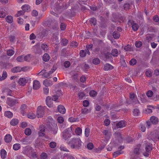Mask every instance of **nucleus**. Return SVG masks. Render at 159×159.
Segmentation results:
<instances>
[{"instance_id":"6ab92c4d","label":"nucleus","mask_w":159,"mask_h":159,"mask_svg":"<svg viewBox=\"0 0 159 159\" xmlns=\"http://www.w3.org/2000/svg\"><path fill=\"white\" fill-rule=\"evenodd\" d=\"M27 108V106L26 105L24 104L22 105L20 107V110L21 113L23 116H24L25 112Z\"/></svg>"},{"instance_id":"774afa93","label":"nucleus","mask_w":159,"mask_h":159,"mask_svg":"<svg viewBox=\"0 0 159 159\" xmlns=\"http://www.w3.org/2000/svg\"><path fill=\"white\" fill-rule=\"evenodd\" d=\"M146 94L148 97H151L153 95V93L152 91L149 90L147 93Z\"/></svg>"},{"instance_id":"c9c22d12","label":"nucleus","mask_w":159,"mask_h":159,"mask_svg":"<svg viewBox=\"0 0 159 159\" xmlns=\"http://www.w3.org/2000/svg\"><path fill=\"white\" fill-rule=\"evenodd\" d=\"M25 133L26 135H30L31 133V129L29 128H26L25 131Z\"/></svg>"},{"instance_id":"2eb2a0df","label":"nucleus","mask_w":159,"mask_h":159,"mask_svg":"<svg viewBox=\"0 0 159 159\" xmlns=\"http://www.w3.org/2000/svg\"><path fill=\"white\" fill-rule=\"evenodd\" d=\"M12 139V136L9 134L6 135L4 138L5 141L7 143L10 142L11 141Z\"/></svg>"},{"instance_id":"1a4fd4ad","label":"nucleus","mask_w":159,"mask_h":159,"mask_svg":"<svg viewBox=\"0 0 159 159\" xmlns=\"http://www.w3.org/2000/svg\"><path fill=\"white\" fill-rule=\"evenodd\" d=\"M130 25H132V28L133 30L134 31H137L139 27V25L138 24L135 23H132V20H129L128 23V24L129 25H130Z\"/></svg>"},{"instance_id":"473e14b6","label":"nucleus","mask_w":159,"mask_h":159,"mask_svg":"<svg viewBox=\"0 0 159 159\" xmlns=\"http://www.w3.org/2000/svg\"><path fill=\"white\" fill-rule=\"evenodd\" d=\"M133 113L134 116H137L139 114L140 111L138 109H134L133 110Z\"/></svg>"},{"instance_id":"393cba45","label":"nucleus","mask_w":159,"mask_h":159,"mask_svg":"<svg viewBox=\"0 0 159 159\" xmlns=\"http://www.w3.org/2000/svg\"><path fill=\"white\" fill-rule=\"evenodd\" d=\"M155 107L152 106H149L148 107V108L146 110V113H150L152 112V109L154 108Z\"/></svg>"},{"instance_id":"052dcab7","label":"nucleus","mask_w":159,"mask_h":159,"mask_svg":"<svg viewBox=\"0 0 159 159\" xmlns=\"http://www.w3.org/2000/svg\"><path fill=\"white\" fill-rule=\"evenodd\" d=\"M70 65V62L69 61H66L64 63V66L66 68L69 67Z\"/></svg>"},{"instance_id":"72a5a7b5","label":"nucleus","mask_w":159,"mask_h":159,"mask_svg":"<svg viewBox=\"0 0 159 159\" xmlns=\"http://www.w3.org/2000/svg\"><path fill=\"white\" fill-rule=\"evenodd\" d=\"M90 132V129L88 127L86 128L85 130L84 134L85 136L87 137H88L89 135Z\"/></svg>"},{"instance_id":"e2e57ef3","label":"nucleus","mask_w":159,"mask_h":159,"mask_svg":"<svg viewBox=\"0 0 159 159\" xmlns=\"http://www.w3.org/2000/svg\"><path fill=\"white\" fill-rule=\"evenodd\" d=\"M89 105V102L88 101L84 100L83 102V106L85 107H88Z\"/></svg>"},{"instance_id":"7ed1b4c3","label":"nucleus","mask_w":159,"mask_h":159,"mask_svg":"<svg viewBox=\"0 0 159 159\" xmlns=\"http://www.w3.org/2000/svg\"><path fill=\"white\" fill-rule=\"evenodd\" d=\"M30 78L29 77H25L20 78L18 81V83L21 86H24L26 85L28 81L30 80Z\"/></svg>"},{"instance_id":"4c0bfd02","label":"nucleus","mask_w":159,"mask_h":159,"mask_svg":"<svg viewBox=\"0 0 159 159\" xmlns=\"http://www.w3.org/2000/svg\"><path fill=\"white\" fill-rule=\"evenodd\" d=\"M16 60L18 62H21L23 61H24L23 56L21 55L18 57L16 58Z\"/></svg>"},{"instance_id":"bb28decb","label":"nucleus","mask_w":159,"mask_h":159,"mask_svg":"<svg viewBox=\"0 0 159 159\" xmlns=\"http://www.w3.org/2000/svg\"><path fill=\"white\" fill-rule=\"evenodd\" d=\"M82 130L80 127L77 128L75 130V133L78 135H80L82 134Z\"/></svg>"},{"instance_id":"c03bdc74","label":"nucleus","mask_w":159,"mask_h":159,"mask_svg":"<svg viewBox=\"0 0 159 159\" xmlns=\"http://www.w3.org/2000/svg\"><path fill=\"white\" fill-rule=\"evenodd\" d=\"M68 120L70 122L78 121V119L77 118H75L73 117H71L69 118Z\"/></svg>"},{"instance_id":"cd10ccee","label":"nucleus","mask_w":159,"mask_h":159,"mask_svg":"<svg viewBox=\"0 0 159 159\" xmlns=\"http://www.w3.org/2000/svg\"><path fill=\"white\" fill-rule=\"evenodd\" d=\"M50 58L49 55L47 53H45L43 56V59L45 61H48Z\"/></svg>"},{"instance_id":"4be33fe9","label":"nucleus","mask_w":159,"mask_h":159,"mask_svg":"<svg viewBox=\"0 0 159 159\" xmlns=\"http://www.w3.org/2000/svg\"><path fill=\"white\" fill-rule=\"evenodd\" d=\"M4 115L8 118H11L13 116V114L11 111H7L5 112Z\"/></svg>"},{"instance_id":"a18cd8bd","label":"nucleus","mask_w":159,"mask_h":159,"mask_svg":"<svg viewBox=\"0 0 159 159\" xmlns=\"http://www.w3.org/2000/svg\"><path fill=\"white\" fill-rule=\"evenodd\" d=\"M89 95L90 96L94 97L97 95V92L94 90H91L89 92Z\"/></svg>"},{"instance_id":"13d9d810","label":"nucleus","mask_w":159,"mask_h":159,"mask_svg":"<svg viewBox=\"0 0 159 159\" xmlns=\"http://www.w3.org/2000/svg\"><path fill=\"white\" fill-rule=\"evenodd\" d=\"M68 42V40L66 39H62L61 41V44L64 46L66 45Z\"/></svg>"},{"instance_id":"c85d7f7f","label":"nucleus","mask_w":159,"mask_h":159,"mask_svg":"<svg viewBox=\"0 0 159 159\" xmlns=\"http://www.w3.org/2000/svg\"><path fill=\"white\" fill-rule=\"evenodd\" d=\"M146 151L147 152H149L152 151V148L151 145L150 144H147L145 147Z\"/></svg>"},{"instance_id":"5701e85b","label":"nucleus","mask_w":159,"mask_h":159,"mask_svg":"<svg viewBox=\"0 0 159 159\" xmlns=\"http://www.w3.org/2000/svg\"><path fill=\"white\" fill-rule=\"evenodd\" d=\"M6 21L7 22L9 23H11L13 21V19L11 16H8L6 18Z\"/></svg>"},{"instance_id":"603ef678","label":"nucleus","mask_w":159,"mask_h":159,"mask_svg":"<svg viewBox=\"0 0 159 159\" xmlns=\"http://www.w3.org/2000/svg\"><path fill=\"white\" fill-rule=\"evenodd\" d=\"M113 37L116 39H118L120 37V34L118 33L114 32L113 34Z\"/></svg>"},{"instance_id":"680f3d73","label":"nucleus","mask_w":159,"mask_h":159,"mask_svg":"<svg viewBox=\"0 0 159 159\" xmlns=\"http://www.w3.org/2000/svg\"><path fill=\"white\" fill-rule=\"evenodd\" d=\"M94 147L93 144L92 143H89L87 145V148L91 150Z\"/></svg>"},{"instance_id":"f8f14e48","label":"nucleus","mask_w":159,"mask_h":159,"mask_svg":"<svg viewBox=\"0 0 159 159\" xmlns=\"http://www.w3.org/2000/svg\"><path fill=\"white\" fill-rule=\"evenodd\" d=\"M58 111L62 114H64L66 112V109L65 107L61 105H59L57 107Z\"/></svg>"},{"instance_id":"4d7b16f0","label":"nucleus","mask_w":159,"mask_h":159,"mask_svg":"<svg viewBox=\"0 0 159 159\" xmlns=\"http://www.w3.org/2000/svg\"><path fill=\"white\" fill-rule=\"evenodd\" d=\"M25 12L24 11H18L16 15V16L17 17H19L21 15H23L24 14Z\"/></svg>"},{"instance_id":"f03ea898","label":"nucleus","mask_w":159,"mask_h":159,"mask_svg":"<svg viewBox=\"0 0 159 159\" xmlns=\"http://www.w3.org/2000/svg\"><path fill=\"white\" fill-rule=\"evenodd\" d=\"M68 144L72 148H79L81 145V141L79 138H73L69 142Z\"/></svg>"},{"instance_id":"de8ad7c7","label":"nucleus","mask_w":159,"mask_h":159,"mask_svg":"<svg viewBox=\"0 0 159 159\" xmlns=\"http://www.w3.org/2000/svg\"><path fill=\"white\" fill-rule=\"evenodd\" d=\"M137 62L136 60L135 59H132L130 61L129 63L131 65L133 66L135 65Z\"/></svg>"},{"instance_id":"e433bc0d","label":"nucleus","mask_w":159,"mask_h":159,"mask_svg":"<svg viewBox=\"0 0 159 159\" xmlns=\"http://www.w3.org/2000/svg\"><path fill=\"white\" fill-rule=\"evenodd\" d=\"M27 116L28 118L30 119H34L36 117L35 115L32 113H29L27 115Z\"/></svg>"},{"instance_id":"412c9836","label":"nucleus","mask_w":159,"mask_h":159,"mask_svg":"<svg viewBox=\"0 0 159 159\" xmlns=\"http://www.w3.org/2000/svg\"><path fill=\"white\" fill-rule=\"evenodd\" d=\"M19 122V120L17 119H13L10 121V124L12 126H15L17 125Z\"/></svg>"},{"instance_id":"ddd939ff","label":"nucleus","mask_w":159,"mask_h":159,"mask_svg":"<svg viewBox=\"0 0 159 159\" xmlns=\"http://www.w3.org/2000/svg\"><path fill=\"white\" fill-rule=\"evenodd\" d=\"M23 70V68H21L20 67L16 66L13 68L11 69V71L14 73L20 72L21 70Z\"/></svg>"},{"instance_id":"f3484780","label":"nucleus","mask_w":159,"mask_h":159,"mask_svg":"<svg viewBox=\"0 0 159 159\" xmlns=\"http://www.w3.org/2000/svg\"><path fill=\"white\" fill-rule=\"evenodd\" d=\"M91 109L87 108H84L82 109L81 110V113L84 114H86L90 113L91 111Z\"/></svg>"},{"instance_id":"338daca9","label":"nucleus","mask_w":159,"mask_h":159,"mask_svg":"<svg viewBox=\"0 0 159 159\" xmlns=\"http://www.w3.org/2000/svg\"><path fill=\"white\" fill-rule=\"evenodd\" d=\"M78 43L77 42L75 41H73L70 43L71 46L73 47H76L78 46Z\"/></svg>"},{"instance_id":"49530a36","label":"nucleus","mask_w":159,"mask_h":159,"mask_svg":"<svg viewBox=\"0 0 159 159\" xmlns=\"http://www.w3.org/2000/svg\"><path fill=\"white\" fill-rule=\"evenodd\" d=\"M7 74L6 72L5 71H4L3 72V74L2 75V77L1 78V80H3L4 79H5L7 77Z\"/></svg>"},{"instance_id":"9b49d317","label":"nucleus","mask_w":159,"mask_h":159,"mask_svg":"<svg viewBox=\"0 0 159 159\" xmlns=\"http://www.w3.org/2000/svg\"><path fill=\"white\" fill-rule=\"evenodd\" d=\"M43 84L46 87L50 86L52 84V80H50L46 79L43 81Z\"/></svg>"},{"instance_id":"09e8293b","label":"nucleus","mask_w":159,"mask_h":159,"mask_svg":"<svg viewBox=\"0 0 159 159\" xmlns=\"http://www.w3.org/2000/svg\"><path fill=\"white\" fill-rule=\"evenodd\" d=\"M100 62L99 59L98 58L94 59L93 60V63L95 65H97Z\"/></svg>"},{"instance_id":"0e129e2a","label":"nucleus","mask_w":159,"mask_h":159,"mask_svg":"<svg viewBox=\"0 0 159 159\" xmlns=\"http://www.w3.org/2000/svg\"><path fill=\"white\" fill-rule=\"evenodd\" d=\"M17 21L18 24L20 25H22L23 23V19L21 17H19L17 18Z\"/></svg>"},{"instance_id":"b1692460","label":"nucleus","mask_w":159,"mask_h":159,"mask_svg":"<svg viewBox=\"0 0 159 159\" xmlns=\"http://www.w3.org/2000/svg\"><path fill=\"white\" fill-rule=\"evenodd\" d=\"M5 93L8 96H13V94L12 91L10 89H7L5 91Z\"/></svg>"},{"instance_id":"c756f323","label":"nucleus","mask_w":159,"mask_h":159,"mask_svg":"<svg viewBox=\"0 0 159 159\" xmlns=\"http://www.w3.org/2000/svg\"><path fill=\"white\" fill-rule=\"evenodd\" d=\"M122 153L123 152L121 150H118L116 151L113 153V157L115 158Z\"/></svg>"},{"instance_id":"6e6552de","label":"nucleus","mask_w":159,"mask_h":159,"mask_svg":"<svg viewBox=\"0 0 159 159\" xmlns=\"http://www.w3.org/2000/svg\"><path fill=\"white\" fill-rule=\"evenodd\" d=\"M51 97L50 96L47 97L46 99V102L47 106L49 107L53 106V102Z\"/></svg>"},{"instance_id":"bf43d9fd","label":"nucleus","mask_w":159,"mask_h":159,"mask_svg":"<svg viewBox=\"0 0 159 159\" xmlns=\"http://www.w3.org/2000/svg\"><path fill=\"white\" fill-rule=\"evenodd\" d=\"M142 45V43L141 41H136L135 43V46L137 48L140 47Z\"/></svg>"},{"instance_id":"8fccbe9b","label":"nucleus","mask_w":159,"mask_h":159,"mask_svg":"<svg viewBox=\"0 0 159 159\" xmlns=\"http://www.w3.org/2000/svg\"><path fill=\"white\" fill-rule=\"evenodd\" d=\"M9 40L11 44L14 43L15 42V37L14 36H11L9 38Z\"/></svg>"},{"instance_id":"69168bd1","label":"nucleus","mask_w":159,"mask_h":159,"mask_svg":"<svg viewBox=\"0 0 159 159\" xmlns=\"http://www.w3.org/2000/svg\"><path fill=\"white\" fill-rule=\"evenodd\" d=\"M44 93L46 94H48L49 93V89L47 87H45L43 88Z\"/></svg>"},{"instance_id":"a211bd4d","label":"nucleus","mask_w":159,"mask_h":159,"mask_svg":"<svg viewBox=\"0 0 159 159\" xmlns=\"http://www.w3.org/2000/svg\"><path fill=\"white\" fill-rule=\"evenodd\" d=\"M113 66L111 64H106L104 66V69L105 70H108L113 69Z\"/></svg>"},{"instance_id":"39448f33","label":"nucleus","mask_w":159,"mask_h":159,"mask_svg":"<svg viewBox=\"0 0 159 159\" xmlns=\"http://www.w3.org/2000/svg\"><path fill=\"white\" fill-rule=\"evenodd\" d=\"M44 114L43 108L41 106H39L37 110V116L38 118L42 117Z\"/></svg>"},{"instance_id":"20e7f679","label":"nucleus","mask_w":159,"mask_h":159,"mask_svg":"<svg viewBox=\"0 0 159 159\" xmlns=\"http://www.w3.org/2000/svg\"><path fill=\"white\" fill-rule=\"evenodd\" d=\"M129 97L131 99V102L132 104H135L139 103L137 98L135 97V95L134 93H130Z\"/></svg>"},{"instance_id":"dca6fc26","label":"nucleus","mask_w":159,"mask_h":159,"mask_svg":"<svg viewBox=\"0 0 159 159\" xmlns=\"http://www.w3.org/2000/svg\"><path fill=\"white\" fill-rule=\"evenodd\" d=\"M150 120L152 124H156L158 122V119L155 116H152L150 118Z\"/></svg>"},{"instance_id":"7c9ffc66","label":"nucleus","mask_w":159,"mask_h":159,"mask_svg":"<svg viewBox=\"0 0 159 159\" xmlns=\"http://www.w3.org/2000/svg\"><path fill=\"white\" fill-rule=\"evenodd\" d=\"M41 48L45 52H46L48 50V47L47 45L44 43L42 44Z\"/></svg>"},{"instance_id":"4468645a","label":"nucleus","mask_w":159,"mask_h":159,"mask_svg":"<svg viewBox=\"0 0 159 159\" xmlns=\"http://www.w3.org/2000/svg\"><path fill=\"white\" fill-rule=\"evenodd\" d=\"M0 155L2 159H4L7 157V153L4 149H2L0 151Z\"/></svg>"},{"instance_id":"9d476101","label":"nucleus","mask_w":159,"mask_h":159,"mask_svg":"<svg viewBox=\"0 0 159 159\" xmlns=\"http://www.w3.org/2000/svg\"><path fill=\"white\" fill-rule=\"evenodd\" d=\"M40 86V82L37 80H34L33 83V89L35 90L39 89Z\"/></svg>"},{"instance_id":"79ce46f5","label":"nucleus","mask_w":159,"mask_h":159,"mask_svg":"<svg viewBox=\"0 0 159 159\" xmlns=\"http://www.w3.org/2000/svg\"><path fill=\"white\" fill-rule=\"evenodd\" d=\"M14 51L12 49H9L7 51V54L9 56H11L14 54Z\"/></svg>"},{"instance_id":"0eeeda50","label":"nucleus","mask_w":159,"mask_h":159,"mask_svg":"<svg viewBox=\"0 0 159 159\" xmlns=\"http://www.w3.org/2000/svg\"><path fill=\"white\" fill-rule=\"evenodd\" d=\"M126 125V122L124 120L120 121L116 123V125L117 128H121L125 127Z\"/></svg>"},{"instance_id":"423d86ee","label":"nucleus","mask_w":159,"mask_h":159,"mask_svg":"<svg viewBox=\"0 0 159 159\" xmlns=\"http://www.w3.org/2000/svg\"><path fill=\"white\" fill-rule=\"evenodd\" d=\"M7 103L8 105L10 107H13L18 103L16 99H12L10 98H8Z\"/></svg>"},{"instance_id":"5fc2aeb1","label":"nucleus","mask_w":159,"mask_h":159,"mask_svg":"<svg viewBox=\"0 0 159 159\" xmlns=\"http://www.w3.org/2000/svg\"><path fill=\"white\" fill-rule=\"evenodd\" d=\"M65 155L67 157V159H75V158L70 154H65Z\"/></svg>"},{"instance_id":"58836bf2","label":"nucleus","mask_w":159,"mask_h":159,"mask_svg":"<svg viewBox=\"0 0 159 159\" xmlns=\"http://www.w3.org/2000/svg\"><path fill=\"white\" fill-rule=\"evenodd\" d=\"M51 74L49 71V72H46L44 73L43 74H42V75L45 78H50V76Z\"/></svg>"},{"instance_id":"f704fd0d","label":"nucleus","mask_w":159,"mask_h":159,"mask_svg":"<svg viewBox=\"0 0 159 159\" xmlns=\"http://www.w3.org/2000/svg\"><path fill=\"white\" fill-rule=\"evenodd\" d=\"M89 21L91 25H95L96 24V20L95 18H92L90 19Z\"/></svg>"},{"instance_id":"aec40b11","label":"nucleus","mask_w":159,"mask_h":159,"mask_svg":"<svg viewBox=\"0 0 159 159\" xmlns=\"http://www.w3.org/2000/svg\"><path fill=\"white\" fill-rule=\"evenodd\" d=\"M21 9L24 11H28L30 10V6L27 4L23 5L21 7Z\"/></svg>"},{"instance_id":"3c124183","label":"nucleus","mask_w":159,"mask_h":159,"mask_svg":"<svg viewBox=\"0 0 159 159\" xmlns=\"http://www.w3.org/2000/svg\"><path fill=\"white\" fill-rule=\"evenodd\" d=\"M80 99H82L85 96L83 92L79 93L78 94Z\"/></svg>"},{"instance_id":"a878e982","label":"nucleus","mask_w":159,"mask_h":159,"mask_svg":"<svg viewBox=\"0 0 159 159\" xmlns=\"http://www.w3.org/2000/svg\"><path fill=\"white\" fill-rule=\"evenodd\" d=\"M119 52L117 49H114L111 51V54L113 56L116 57L118 56Z\"/></svg>"},{"instance_id":"f257e3e1","label":"nucleus","mask_w":159,"mask_h":159,"mask_svg":"<svg viewBox=\"0 0 159 159\" xmlns=\"http://www.w3.org/2000/svg\"><path fill=\"white\" fill-rule=\"evenodd\" d=\"M75 128V126L72 125L65 129L62 133L63 139L66 140L70 138L72 135L73 134Z\"/></svg>"},{"instance_id":"37998d69","label":"nucleus","mask_w":159,"mask_h":159,"mask_svg":"<svg viewBox=\"0 0 159 159\" xmlns=\"http://www.w3.org/2000/svg\"><path fill=\"white\" fill-rule=\"evenodd\" d=\"M134 153L136 155H139L140 153V149L139 148H135L134 150Z\"/></svg>"},{"instance_id":"ea45409f","label":"nucleus","mask_w":159,"mask_h":159,"mask_svg":"<svg viewBox=\"0 0 159 159\" xmlns=\"http://www.w3.org/2000/svg\"><path fill=\"white\" fill-rule=\"evenodd\" d=\"M24 61H29L31 60V57L30 54H28L24 57Z\"/></svg>"},{"instance_id":"864d4df0","label":"nucleus","mask_w":159,"mask_h":159,"mask_svg":"<svg viewBox=\"0 0 159 159\" xmlns=\"http://www.w3.org/2000/svg\"><path fill=\"white\" fill-rule=\"evenodd\" d=\"M40 157L41 159H46L47 157V154L43 152L41 154Z\"/></svg>"},{"instance_id":"2f4dec72","label":"nucleus","mask_w":159,"mask_h":159,"mask_svg":"<svg viewBox=\"0 0 159 159\" xmlns=\"http://www.w3.org/2000/svg\"><path fill=\"white\" fill-rule=\"evenodd\" d=\"M20 148V146L19 143H16L13 145V149L14 150L17 151L19 150Z\"/></svg>"},{"instance_id":"a19ab883","label":"nucleus","mask_w":159,"mask_h":159,"mask_svg":"<svg viewBox=\"0 0 159 159\" xmlns=\"http://www.w3.org/2000/svg\"><path fill=\"white\" fill-rule=\"evenodd\" d=\"M49 145L51 148H54L56 146L57 143L55 142H51L49 143Z\"/></svg>"},{"instance_id":"6e6d98bb","label":"nucleus","mask_w":159,"mask_h":159,"mask_svg":"<svg viewBox=\"0 0 159 159\" xmlns=\"http://www.w3.org/2000/svg\"><path fill=\"white\" fill-rule=\"evenodd\" d=\"M80 55L81 57H84L86 56V53L84 50H81L80 52Z\"/></svg>"}]
</instances>
